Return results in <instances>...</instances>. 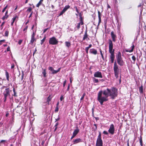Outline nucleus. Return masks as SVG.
Returning a JSON list of instances; mask_svg holds the SVG:
<instances>
[{"label": "nucleus", "mask_w": 146, "mask_h": 146, "mask_svg": "<svg viewBox=\"0 0 146 146\" xmlns=\"http://www.w3.org/2000/svg\"><path fill=\"white\" fill-rule=\"evenodd\" d=\"M117 90L114 87L111 89L108 88L103 91H100L98 94L97 100L100 103L101 105L103 104V102L107 101L108 97L110 96L112 99H114L117 95Z\"/></svg>", "instance_id": "f257e3e1"}, {"label": "nucleus", "mask_w": 146, "mask_h": 146, "mask_svg": "<svg viewBox=\"0 0 146 146\" xmlns=\"http://www.w3.org/2000/svg\"><path fill=\"white\" fill-rule=\"evenodd\" d=\"M113 44L112 41L111 40H109V52L110 54V59L111 62V63H113L114 62L115 55L114 54V50L113 49Z\"/></svg>", "instance_id": "f03ea898"}, {"label": "nucleus", "mask_w": 146, "mask_h": 146, "mask_svg": "<svg viewBox=\"0 0 146 146\" xmlns=\"http://www.w3.org/2000/svg\"><path fill=\"white\" fill-rule=\"evenodd\" d=\"M117 62L118 64L120 66H122L124 64V62L122 60L120 52H118L116 56Z\"/></svg>", "instance_id": "7ed1b4c3"}, {"label": "nucleus", "mask_w": 146, "mask_h": 146, "mask_svg": "<svg viewBox=\"0 0 146 146\" xmlns=\"http://www.w3.org/2000/svg\"><path fill=\"white\" fill-rule=\"evenodd\" d=\"M113 69L115 76L117 78L119 76V69L116 61L114 62Z\"/></svg>", "instance_id": "20e7f679"}, {"label": "nucleus", "mask_w": 146, "mask_h": 146, "mask_svg": "<svg viewBox=\"0 0 146 146\" xmlns=\"http://www.w3.org/2000/svg\"><path fill=\"white\" fill-rule=\"evenodd\" d=\"M11 92L9 88H6L3 93V95L4 96V102H5L7 97H10V93Z\"/></svg>", "instance_id": "39448f33"}, {"label": "nucleus", "mask_w": 146, "mask_h": 146, "mask_svg": "<svg viewBox=\"0 0 146 146\" xmlns=\"http://www.w3.org/2000/svg\"><path fill=\"white\" fill-rule=\"evenodd\" d=\"M103 142L101 138V135L100 132H99V134L98 137L96 142V146H103Z\"/></svg>", "instance_id": "423d86ee"}, {"label": "nucleus", "mask_w": 146, "mask_h": 146, "mask_svg": "<svg viewBox=\"0 0 146 146\" xmlns=\"http://www.w3.org/2000/svg\"><path fill=\"white\" fill-rule=\"evenodd\" d=\"M58 40L54 37L50 38L49 41V43L52 45L56 44H58Z\"/></svg>", "instance_id": "0eeeda50"}, {"label": "nucleus", "mask_w": 146, "mask_h": 146, "mask_svg": "<svg viewBox=\"0 0 146 146\" xmlns=\"http://www.w3.org/2000/svg\"><path fill=\"white\" fill-rule=\"evenodd\" d=\"M108 131L109 133L112 135L114 134L115 132V128L113 124H111L108 129Z\"/></svg>", "instance_id": "6e6552de"}, {"label": "nucleus", "mask_w": 146, "mask_h": 146, "mask_svg": "<svg viewBox=\"0 0 146 146\" xmlns=\"http://www.w3.org/2000/svg\"><path fill=\"white\" fill-rule=\"evenodd\" d=\"M94 76L96 78H103L102 73L99 71L95 72Z\"/></svg>", "instance_id": "1a4fd4ad"}, {"label": "nucleus", "mask_w": 146, "mask_h": 146, "mask_svg": "<svg viewBox=\"0 0 146 146\" xmlns=\"http://www.w3.org/2000/svg\"><path fill=\"white\" fill-rule=\"evenodd\" d=\"M35 33L33 32V34L31 36V38L30 43V44H32L34 42H35L36 41V39L35 38Z\"/></svg>", "instance_id": "9d476101"}, {"label": "nucleus", "mask_w": 146, "mask_h": 146, "mask_svg": "<svg viewBox=\"0 0 146 146\" xmlns=\"http://www.w3.org/2000/svg\"><path fill=\"white\" fill-rule=\"evenodd\" d=\"M111 35L113 41V42H115V41L116 38V35L114 34L113 32V31L111 32Z\"/></svg>", "instance_id": "9b49d317"}, {"label": "nucleus", "mask_w": 146, "mask_h": 146, "mask_svg": "<svg viewBox=\"0 0 146 146\" xmlns=\"http://www.w3.org/2000/svg\"><path fill=\"white\" fill-rule=\"evenodd\" d=\"M82 141V139L80 138H78L75 140H73V144H76L79 142H81Z\"/></svg>", "instance_id": "f8f14e48"}, {"label": "nucleus", "mask_w": 146, "mask_h": 146, "mask_svg": "<svg viewBox=\"0 0 146 146\" xmlns=\"http://www.w3.org/2000/svg\"><path fill=\"white\" fill-rule=\"evenodd\" d=\"M90 53L96 55L97 54V51L94 48L91 49L89 51Z\"/></svg>", "instance_id": "ddd939ff"}, {"label": "nucleus", "mask_w": 146, "mask_h": 146, "mask_svg": "<svg viewBox=\"0 0 146 146\" xmlns=\"http://www.w3.org/2000/svg\"><path fill=\"white\" fill-rule=\"evenodd\" d=\"M76 129L74 131L73 134L76 136L79 132V130L77 126L76 127Z\"/></svg>", "instance_id": "4468645a"}, {"label": "nucleus", "mask_w": 146, "mask_h": 146, "mask_svg": "<svg viewBox=\"0 0 146 146\" xmlns=\"http://www.w3.org/2000/svg\"><path fill=\"white\" fill-rule=\"evenodd\" d=\"M134 47H135V46H134V44H133V45L131 46V50H129L128 49H125V51L126 52H132L133 51V49H134Z\"/></svg>", "instance_id": "2eb2a0df"}, {"label": "nucleus", "mask_w": 146, "mask_h": 146, "mask_svg": "<svg viewBox=\"0 0 146 146\" xmlns=\"http://www.w3.org/2000/svg\"><path fill=\"white\" fill-rule=\"evenodd\" d=\"M98 17L99 19V22L98 23V25H99L100 23L101 22V13L100 11H98Z\"/></svg>", "instance_id": "dca6fc26"}, {"label": "nucleus", "mask_w": 146, "mask_h": 146, "mask_svg": "<svg viewBox=\"0 0 146 146\" xmlns=\"http://www.w3.org/2000/svg\"><path fill=\"white\" fill-rule=\"evenodd\" d=\"M52 97H51L50 96H49L47 98V102L48 105L50 104V102L51 101Z\"/></svg>", "instance_id": "f3484780"}, {"label": "nucleus", "mask_w": 146, "mask_h": 146, "mask_svg": "<svg viewBox=\"0 0 146 146\" xmlns=\"http://www.w3.org/2000/svg\"><path fill=\"white\" fill-rule=\"evenodd\" d=\"M70 7V6L68 5H66L63 9V10L65 12V11Z\"/></svg>", "instance_id": "a211bd4d"}, {"label": "nucleus", "mask_w": 146, "mask_h": 146, "mask_svg": "<svg viewBox=\"0 0 146 146\" xmlns=\"http://www.w3.org/2000/svg\"><path fill=\"white\" fill-rule=\"evenodd\" d=\"M92 46V44H90L89 45V46L88 47H86L85 48V50L86 51V52L87 53H88V50H89V49L91 48Z\"/></svg>", "instance_id": "6ab92c4d"}, {"label": "nucleus", "mask_w": 146, "mask_h": 146, "mask_svg": "<svg viewBox=\"0 0 146 146\" xmlns=\"http://www.w3.org/2000/svg\"><path fill=\"white\" fill-rule=\"evenodd\" d=\"M65 44L66 46L68 47H69L71 46L70 42L66 41L65 42Z\"/></svg>", "instance_id": "aec40b11"}, {"label": "nucleus", "mask_w": 146, "mask_h": 146, "mask_svg": "<svg viewBox=\"0 0 146 146\" xmlns=\"http://www.w3.org/2000/svg\"><path fill=\"white\" fill-rule=\"evenodd\" d=\"M139 91L141 94H142L143 93V86H141L139 88Z\"/></svg>", "instance_id": "412c9836"}, {"label": "nucleus", "mask_w": 146, "mask_h": 146, "mask_svg": "<svg viewBox=\"0 0 146 146\" xmlns=\"http://www.w3.org/2000/svg\"><path fill=\"white\" fill-rule=\"evenodd\" d=\"M5 75L8 81L9 80V76L8 72L6 71L5 72Z\"/></svg>", "instance_id": "4be33fe9"}, {"label": "nucleus", "mask_w": 146, "mask_h": 146, "mask_svg": "<svg viewBox=\"0 0 146 146\" xmlns=\"http://www.w3.org/2000/svg\"><path fill=\"white\" fill-rule=\"evenodd\" d=\"M88 37V35L87 34V31H86L84 35L83 38V40H84Z\"/></svg>", "instance_id": "5701e85b"}, {"label": "nucleus", "mask_w": 146, "mask_h": 146, "mask_svg": "<svg viewBox=\"0 0 146 146\" xmlns=\"http://www.w3.org/2000/svg\"><path fill=\"white\" fill-rule=\"evenodd\" d=\"M42 74L43 75V76L44 77H46V70L44 69L42 72Z\"/></svg>", "instance_id": "b1692460"}, {"label": "nucleus", "mask_w": 146, "mask_h": 146, "mask_svg": "<svg viewBox=\"0 0 146 146\" xmlns=\"http://www.w3.org/2000/svg\"><path fill=\"white\" fill-rule=\"evenodd\" d=\"M60 69H61V68H59L57 70H54L53 72H52V74H56L58 72L60 71Z\"/></svg>", "instance_id": "393cba45"}, {"label": "nucleus", "mask_w": 146, "mask_h": 146, "mask_svg": "<svg viewBox=\"0 0 146 146\" xmlns=\"http://www.w3.org/2000/svg\"><path fill=\"white\" fill-rule=\"evenodd\" d=\"M43 0H40L38 3L36 5V6L37 7H39L41 5L42 2Z\"/></svg>", "instance_id": "a878e982"}, {"label": "nucleus", "mask_w": 146, "mask_h": 146, "mask_svg": "<svg viewBox=\"0 0 146 146\" xmlns=\"http://www.w3.org/2000/svg\"><path fill=\"white\" fill-rule=\"evenodd\" d=\"M46 38V36H45L42 39V40H41V41H40V44H41V45L42 44H43V43H44V42L45 41Z\"/></svg>", "instance_id": "bb28decb"}, {"label": "nucleus", "mask_w": 146, "mask_h": 146, "mask_svg": "<svg viewBox=\"0 0 146 146\" xmlns=\"http://www.w3.org/2000/svg\"><path fill=\"white\" fill-rule=\"evenodd\" d=\"M79 16H80V23H81V25H82L83 24V22L82 21V19L81 17V15H80Z\"/></svg>", "instance_id": "cd10ccee"}, {"label": "nucleus", "mask_w": 146, "mask_h": 146, "mask_svg": "<svg viewBox=\"0 0 146 146\" xmlns=\"http://www.w3.org/2000/svg\"><path fill=\"white\" fill-rule=\"evenodd\" d=\"M48 69L52 72H52H53L54 70L53 68L52 67H49L48 68Z\"/></svg>", "instance_id": "c85d7f7f"}, {"label": "nucleus", "mask_w": 146, "mask_h": 146, "mask_svg": "<svg viewBox=\"0 0 146 146\" xmlns=\"http://www.w3.org/2000/svg\"><path fill=\"white\" fill-rule=\"evenodd\" d=\"M93 81L94 83H98L99 82V80L97 79L94 78H93Z\"/></svg>", "instance_id": "c756f323"}, {"label": "nucleus", "mask_w": 146, "mask_h": 146, "mask_svg": "<svg viewBox=\"0 0 146 146\" xmlns=\"http://www.w3.org/2000/svg\"><path fill=\"white\" fill-rule=\"evenodd\" d=\"M139 142H140V144L141 145V146H143V141H142V139L141 138L139 139Z\"/></svg>", "instance_id": "7c9ffc66"}, {"label": "nucleus", "mask_w": 146, "mask_h": 146, "mask_svg": "<svg viewBox=\"0 0 146 146\" xmlns=\"http://www.w3.org/2000/svg\"><path fill=\"white\" fill-rule=\"evenodd\" d=\"M9 34V31H6L5 33V36H7Z\"/></svg>", "instance_id": "2f4dec72"}, {"label": "nucleus", "mask_w": 146, "mask_h": 146, "mask_svg": "<svg viewBox=\"0 0 146 146\" xmlns=\"http://www.w3.org/2000/svg\"><path fill=\"white\" fill-rule=\"evenodd\" d=\"M81 25L80 23H79L78 24V25L76 26V27L78 29H79L80 28V25Z\"/></svg>", "instance_id": "473e14b6"}, {"label": "nucleus", "mask_w": 146, "mask_h": 146, "mask_svg": "<svg viewBox=\"0 0 146 146\" xmlns=\"http://www.w3.org/2000/svg\"><path fill=\"white\" fill-rule=\"evenodd\" d=\"M100 53L102 58L104 60V56L102 54V50L101 49L100 50Z\"/></svg>", "instance_id": "72a5a7b5"}, {"label": "nucleus", "mask_w": 146, "mask_h": 146, "mask_svg": "<svg viewBox=\"0 0 146 146\" xmlns=\"http://www.w3.org/2000/svg\"><path fill=\"white\" fill-rule=\"evenodd\" d=\"M32 10V8L31 7H29L28 9L27 10V11H29V12H31Z\"/></svg>", "instance_id": "f704fd0d"}, {"label": "nucleus", "mask_w": 146, "mask_h": 146, "mask_svg": "<svg viewBox=\"0 0 146 146\" xmlns=\"http://www.w3.org/2000/svg\"><path fill=\"white\" fill-rule=\"evenodd\" d=\"M13 92H14V95L15 96H17V95H16V92H15V88H13Z\"/></svg>", "instance_id": "c9c22d12"}, {"label": "nucleus", "mask_w": 146, "mask_h": 146, "mask_svg": "<svg viewBox=\"0 0 146 146\" xmlns=\"http://www.w3.org/2000/svg\"><path fill=\"white\" fill-rule=\"evenodd\" d=\"M103 133L104 134L107 135H108V133L106 131H104L103 132Z\"/></svg>", "instance_id": "e433bc0d"}, {"label": "nucleus", "mask_w": 146, "mask_h": 146, "mask_svg": "<svg viewBox=\"0 0 146 146\" xmlns=\"http://www.w3.org/2000/svg\"><path fill=\"white\" fill-rule=\"evenodd\" d=\"M7 6H8V5H7L6 6V7L3 9V10L2 11V12L3 13L5 11V10L6 9L7 7Z\"/></svg>", "instance_id": "4c0bfd02"}, {"label": "nucleus", "mask_w": 146, "mask_h": 146, "mask_svg": "<svg viewBox=\"0 0 146 146\" xmlns=\"http://www.w3.org/2000/svg\"><path fill=\"white\" fill-rule=\"evenodd\" d=\"M85 95V94L84 93L83 94L82 97L80 98V100H83V99L84 98Z\"/></svg>", "instance_id": "58836bf2"}, {"label": "nucleus", "mask_w": 146, "mask_h": 146, "mask_svg": "<svg viewBox=\"0 0 146 146\" xmlns=\"http://www.w3.org/2000/svg\"><path fill=\"white\" fill-rule=\"evenodd\" d=\"M58 111V106H57L56 107L55 110V112H57Z\"/></svg>", "instance_id": "ea45409f"}, {"label": "nucleus", "mask_w": 146, "mask_h": 146, "mask_svg": "<svg viewBox=\"0 0 146 146\" xmlns=\"http://www.w3.org/2000/svg\"><path fill=\"white\" fill-rule=\"evenodd\" d=\"M64 12H65L63 10L60 13L59 16H60L62 15Z\"/></svg>", "instance_id": "a19ab883"}, {"label": "nucleus", "mask_w": 146, "mask_h": 146, "mask_svg": "<svg viewBox=\"0 0 146 146\" xmlns=\"http://www.w3.org/2000/svg\"><path fill=\"white\" fill-rule=\"evenodd\" d=\"M132 58L133 60L134 61H135L136 60V58L134 56H133L132 57Z\"/></svg>", "instance_id": "79ce46f5"}, {"label": "nucleus", "mask_w": 146, "mask_h": 146, "mask_svg": "<svg viewBox=\"0 0 146 146\" xmlns=\"http://www.w3.org/2000/svg\"><path fill=\"white\" fill-rule=\"evenodd\" d=\"M94 125L95 126V127L94 128V129L95 130H96L97 129V127L96 124H94Z\"/></svg>", "instance_id": "37998d69"}, {"label": "nucleus", "mask_w": 146, "mask_h": 146, "mask_svg": "<svg viewBox=\"0 0 146 146\" xmlns=\"http://www.w3.org/2000/svg\"><path fill=\"white\" fill-rule=\"evenodd\" d=\"M22 42V40H19V42H18V44H20Z\"/></svg>", "instance_id": "c03bdc74"}, {"label": "nucleus", "mask_w": 146, "mask_h": 146, "mask_svg": "<svg viewBox=\"0 0 146 146\" xmlns=\"http://www.w3.org/2000/svg\"><path fill=\"white\" fill-rule=\"evenodd\" d=\"M66 83V80H65L64 81L63 84V86L64 87L65 86Z\"/></svg>", "instance_id": "a18cd8bd"}, {"label": "nucleus", "mask_w": 146, "mask_h": 146, "mask_svg": "<svg viewBox=\"0 0 146 146\" xmlns=\"http://www.w3.org/2000/svg\"><path fill=\"white\" fill-rule=\"evenodd\" d=\"M75 136V135H74L73 134L72 135L71 138V139H73Z\"/></svg>", "instance_id": "49530a36"}, {"label": "nucleus", "mask_w": 146, "mask_h": 146, "mask_svg": "<svg viewBox=\"0 0 146 146\" xmlns=\"http://www.w3.org/2000/svg\"><path fill=\"white\" fill-rule=\"evenodd\" d=\"M63 98H63V96H61V97H60V101H62V100H63Z\"/></svg>", "instance_id": "de8ad7c7"}, {"label": "nucleus", "mask_w": 146, "mask_h": 146, "mask_svg": "<svg viewBox=\"0 0 146 146\" xmlns=\"http://www.w3.org/2000/svg\"><path fill=\"white\" fill-rule=\"evenodd\" d=\"M28 28V26H26L25 28L23 29V31H25L26 30H27Z\"/></svg>", "instance_id": "09e8293b"}, {"label": "nucleus", "mask_w": 146, "mask_h": 146, "mask_svg": "<svg viewBox=\"0 0 146 146\" xmlns=\"http://www.w3.org/2000/svg\"><path fill=\"white\" fill-rule=\"evenodd\" d=\"M58 125V122H57L56 123V124L54 126V127H57V126Z\"/></svg>", "instance_id": "8fccbe9b"}, {"label": "nucleus", "mask_w": 146, "mask_h": 146, "mask_svg": "<svg viewBox=\"0 0 146 146\" xmlns=\"http://www.w3.org/2000/svg\"><path fill=\"white\" fill-rule=\"evenodd\" d=\"M14 64H12L11 65V68L13 69V68H14Z\"/></svg>", "instance_id": "3c124183"}, {"label": "nucleus", "mask_w": 146, "mask_h": 146, "mask_svg": "<svg viewBox=\"0 0 146 146\" xmlns=\"http://www.w3.org/2000/svg\"><path fill=\"white\" fill-rule=\"evenodd\" d=\"M69 88H70V86L69 85L68 86V88H67V91H68L69 90Z\"/></svg>", "instance_id": "603ef678"}, {"label": "nucleus", "mask_w": 146, "mask_h": 146, "mask_svg": "<svg viewBox=\"0 0 146 146\" xmlns=\"http://www.w3.org/2000/svg\"><path fill=\"white\" fill-rule=\"evenodd\" d=\"M47 29H48V28H47V29H45L44 30V31H43V33H45V32L47 31Z\"/></svg>", "instance_id": "864d4df0"}, {"label": "nucleus", "mask_w": 146, "mask_h": 146, "mask_svg": "<svg viewBox=\"0 0 146 146\" xmlns=\"http://www.w3.org/2000/svg\"><path fill=\"white\" fill-rule=\"evenodd\" d=\"M4 16V17H5V18H6V19H7L8 17V15H5Z\"/></svg>", "instance_id": "5fc2aeb1"}, {"label": "nucleus", "mask_w": 146, "mask_h": 146, "mask_svg": "<svg viewBox=\"0 0 146 146\" xmlns=\"http://www.w3.org/2000/svg\"><path fill=\"white\" fill-rule=\"evenodd\" d=\"M44 142H45V141H42V143H41L42 145H44Z\"/></svg>", "instance_id": "6e6d98bb"}, {"label": "nucleus", "mask_w": 146, "mask_h": 146, "mask_svg": "<svg viewBox=\"0 0 146 146\" xmlns=\"http://www.w3.org/2000/svg\"><path fill=\"white\" fill-rule=\"evenodd\" d=\"M127 146H129V140L128 139L127 141Z\"/></svg>", "instance_id": "4d7b16f0"}, {"label": "nucleus", "mask_w": 146, "mask_h": 146, "mask_svg": "<svg viewBox=\"0 0 146 146\" xmlns=\"http://www.w3.org/2000/svg\"><path fill=\"white\" fill-rule=\"evenodd\" d=\"M75 9H76V11L78 13V9H77V7H75Z\"/></svg>", "instance_id": "13d9d810"}, {"label": "nucleus", "mask_w": 146, "mask_h": 146, "mask_svg": "<svg viewBox=\"0 0 146 146\" xmlns=\"http://www.w3.org/2000/svg\"><path fill=\"white\" fill-rule=\"evenodd\" d=\"M60 119V118L59 117L57 119H55L56 121H58Z\"/></svg>", "instance_id": "bf43d9fd"}, {"label": "nucleus", "mask_w": 146, "mask_h": 146, "mask_svg": "<svg viewBox=\"0 0 146 146\" xmlns=\"http://www.w3.org/2000/svg\"><path fill=\"white\" fill-rule=\"evenodd\" d=\"M32 14H33V12H31V13L30 14L29 17V18H30L31 16L32 15Z\"/></svg>", "instance_id": "052dcab7"}, {"label": "nucleus", "mask_w": 146, "mask_h": 146, "mask_svg": "<svg viewBox=\"0 0 146 146\" xmlns=\"http://www.w3.org/2000/svg\"><path fill=\"white\" fill-rule=\"evenodd\" d=\"M16 17H15L14 18H13V21H14V22L15 20L16 19Z\"/></svg>", "instance_id": "680f3d73"}, {"label": "nucleus", "mask_w": 146, "mask_h": 146, "mask_svg": "<svg viewBox=\"0 0 146 146\" xmlns=\"http://www.w3.org/2000/svg\"><path fill=\"white\" fill-rule=\"evenodd\" d=\"M7 51H9L10 50V48L9 47H8L7 48Z\"/></svg>", "instance_id": "e2e57ef3"}, {"label": "nucleus", "mask_w": 146, "mask_h": 146, "mask_svg": "<svg viewBox=\"0 0 146 146\" xmlns=\"http://www.w3.org/2000/svg\"><path fill=\"white\" fill-rule=\"evenodd\" d=\"M6 18H5V17H4V16L2 18V19L3 20H4Z\"/></svg>", "instance_id": "0e129e2a"}, {"label": "nucleus", "mask_w": 146, "mask_h": 146, "mask_svg": "<svg viewBox=\"0 0 146 146\" xmlns=\"http://www.w3.org/2000/svg\"><path fill=\"white\" fill-rule=\"evenodd\" d=\"M121 76H120V79H119V82L120 83H121Z\"/></svg>", "instance_id": "69168bd1"}, {"label": "nucleus", "mask_w": 146, "mask_h": 146, "mask_svg": "<svg viewBox=\"0 0 146 146\" xmlns=\"http://www.w3.org/2000/svg\"><path fill=\"white\" fill-rule=\"evenodd\" d=\"M101 82H103L104 81V80L103 79H102L100 80Z\"/></svg>", "instance_id": "338daca9"}, {"label": "nucleus", "mask_w": 146, "mask_h": 146, "mask_svg": "<svg viewBox=\"0 0 146 146\" xmlns=\"http://www.w3.org/2000/svg\"><path fill=\"white\" fill-rule=\"evenodd\" d=\"M142 6V5H141V4H140L138 6V7H141Z\"/></svg>", "instance_id": "774afa93"}]
</instances>
